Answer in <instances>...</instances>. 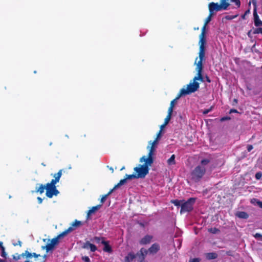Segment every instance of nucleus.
<instances>
[{
  "instance_id": "obj_21",
  "label": "nucleus",
  "mask_w": 262,
  "mask_h": 262,
  "mask_svg": "<svg viewBox=\"0 0 262 262\" xmlns=\"http://www.w3.org/2000/svg\"><path fill=\"white\" fill-rule=\"evenodd\" d=\"M236 216L240 219H247L249 217L248 214L244 211H238L236 213Z\"/></svg>"
},
{
  "instance_id": "obj_45",
  "label": "nucleus",
  "mask_w": 262,
  "mask_h": 262,
  "mask_svg": "<svg viewBox=\"0 0 262 262\" xmlns=\"http://www.w3.org/2000/svg\"><path fill=\"white\" fill-rule=\"evenodd\" d=\"M173 107H171L169 106V107L168 108V110L167 115L171 116L172 112H173Z\"/></svg>"
},
{
  "instance_id": "obj_38",
  "label": "nucleus",
  "mask_w": 262,
  "mask_h": 262,
  "mask_svg": "<svg viewBox=\"0 0 262 262\" xmlns=\"http://www.w3.org/2000/svg\"><path fill=\"white\" fill-rule=\"evenodd\" d=\"M213 106H211L208 109H205L204 110H202V113L203 115H206L210 112H211L213 110Z\"/></svg>"
},
{
  "instance_id": "obj_24",
  "label": "nucleus",
  "mask_w": 262,
  "mask_h": 262,
  "mask_svg": "<svg viewBox=\"0 0 262 262\" xmlns=\"http://www.w3.org/2000/svg\"><path fill=\"white\" fill-rule=\"evenodd\" d=\"M25 252L21 254H19L18 253H16L15 254L13 255V258L15 260H18L20 259L21 257L26 258Z\"/></svg>"
},
{
  "instance_id": "obj_3",
  "label": "nucleus",
  "mask_w": 262,
  "mask_h": 262,
  "mask_svg": "<svg viewBox=\"0 0 262 262\" xmlns=\"http://www.w3.org/2000/svg\"><path fill=\"white\" fill-rule=\"evenodd\" d=\"M196 201V198H190L187 201L184 200H172L171 203L174 206L181 207L180 213L182 214L185 212H189L193 210V206Z\"/></svg>"
},
{
  "instance_id": "obj_11",
  "label": "nucleus",
  "mask_w": 262,
  "mask_h": 262,
  "mask_svg": "<svg viewBox=\"0 0 262 262\" xmlns=\"http://www.w3.org/2000/svg\"><path fill=\"white\" fill-rule=\"evenodd\" d=\"M82 249H90V251L92 252H95L97 250V247L96 245L93 244L91 243L89 241H86L85 243L83 244L81 246Z\"/></svg>"
},
{
  "instance_id": "obj_5",
  "label": "nucleus",
  "mask_w": 262,
  "mask_h": 262,
  "mask_svg": "<svg viewBox=\"0 0 262 262\" xmlns=\"http://www.w3.org/2000/svg\"><path fill=\"white\" fill-rule=\"evenodd\" d=\"M199 57L201 59H205L206 31H201V33L199 35Z\"/></svg>"
},
{
  "instance_id": "obj_25",
  "label": "nucleus",
  "mask_w": 262,
  "mask_h": 262,
  "mask_svg": "<svg viewBox=\"0 0 262 262\" xmlns=\"http://www.w3.org/2000/svg\"><path fill=\"white\" fill-rule=\"evenodd\" d=\"M167 164L169 165H174L176 164L174 155H172L170 158L167 160Z\"/></svg>"
},
{
  "instance_id": "obj_28",
  "label": "nucleus",
  "mask_w": 262,
  "mask_h": 262,
  "mask_svg": "<svg viewBox=\"0 0 262 262\" xmlns=\"http://www.w3.org/2000/svg\"><path fill=\"white\" fill-rule=\"evenodd\" d=\"M113 192V189H111L107 194L102 196L100 200L101 204H103L105 202L107 196L110 195Z\"/></svg>"
},
{
  "instance_id": "obj_10",
  "label": "nucleus",
  "mask_w": 262,
  "mask_h": 262,
  "mask_svg": "<svg viewBox=\"0 0 262 262\" xmlns=\"http://www.w3.org/2000/svg\"><path fill=\"white\" fill-rule=\"evenodd\" d=\"M7 253L5 251L3 243L0 241V262H6Z\"/></svg>"
},
{
  "instance_id": "obj_33",
  "label": "nucleus",
  "mask_w": 262,
  "mask_h": 262,
  "mask_svg": "<svg viewBox=\"0 0 262 262\" xmlns=\"http://www.w3.org/2000/svg\"><path fill=\"white\" fill-rule=\"evenodd\" d=\"M179 93L178 94L177 96L176 97V98L175 99H174L173 100H172L171 102H170V106L171 107H174V105H175V103L177 101V100L178 99H179L181 97H179Z\"/></svg>"
},
{
  "instance_id": "obj_16",
  "label": "nucleus",
  "mask_w": 262,
  "mask_h": 262,
  "mask_svg": "<svg viewBox=\"0 0 262 262\" xmlns=\"http://www.w3.org/2000/svg\"><path fill=\"white\" fill-rule=\"evenodd\" d=\"M82 225V223L81 221L75 220L68 228L71 229V232H72L74 230H75L76 229H77L78 227H80Z\"/></svg>"
},
{
  "instance_id": "obj_48",
  "label": "nucleus",
  "mask_w": 262,
  "mask_h": 262,
  "mask_svg": "<svg viewBox=\"0 0 262 262\" xmlns=\"http://www.w3.org/2000/svg\"><path fill=\"white\" fill-rule=\"evenodd\" d=\"M200 259L199 258H194L191 259L189 260V262H200Z\"/></svg>"
},
{
  "instance_id": "obj_1",
  "label": "nucleus",
  "mask_w": 262,
  "mask_h": 262,
  "mask_svg": "<svg viewBox=\"0 0 262 262\" xmlns=\"http://www.w3.org/2000/svg\"><path fill=\"white\" fill-rule=\"evenodd\" d=\"M228 1V0H221L220 4L214 2H211L209 4L208 9L209 14L205 19V21L202 30L206 31V26L211 21L212 16L215 12L221 10H227L228 7L230 5V3Z\"/></svg>"
},
{
  "instance_id": "obj_19",
  "label": "nucleus",
  "mask_w": 262,
  "mask_h": 262,
  "mask_svg": "<svg viewBox=\"0 0 262 262\" xmlns=\"http://www.w3.org/2000/svg\"><path fill=\"white\" fill-rule=\"evenodd\" d=\"M136 255L133 252H129L127 256L125 257V262H131L136 257Z\"/></svg>"
},
{
  "instance_id": "obj_42",
  "label": "nucleus",
  "mask_w": 262,
  "mask_h": 262,
  "mask_svg": "<svg viewBox=\"0 0 262 262\" xmlns=\"http://www.w3.org/2000/svg\"><path fill=\"white\" fill-rule=\"evenodd\" d=\"M262 177V172L260 171L257 172L255 174V178L257 180H260Z\"/></svg>"
},
{
  "instance_id": "obj_64",
  "label": "nucleus",
  "mask_w": 262,
  "mask_h": 262,
  "mask_svg": "<svg viewBox=\"0 0 262 262\" xmlns=\"http://www.w3.org/2000/svg\"><path fill=\"white\" fill-rule=\"evenodd\" d=\"M253 4H254V5H255V4H256V2H255L254 3H253Z\"/></svg>"
},
{
  "instance_id": "obj_9",
  "label": "nucleus",
  "mask_w": 262,
  "mask_h": 262,
  "mask_svg": "<svg viewBox=\"0 0 262 262\" xmlns=\"http://www.w3.org/2000/svg\"><path fill=\"white\" fill-rule=\"evenodd\" d=\"M140 161L141 162L142 161H144V164H143V165L144 166H146V167H149V166H151V164L154 163V159L153 156L148 155L147 158L145 156H144L140 159Z\"/></svg>"
},
{
  "instance_id": "obj_56",
  "label": "nucleus",
  "mask_w": 262,
  "mask_h": 262,
  "mask_svg": "<svg viewBox=\"0 0 262 262\" xmlns=\"http://www.w3.org/2000/svg\"><path fill=\"white\" fill-rule=\"evenodd\" d=\"M166 125H165V123H164L162 125H161L160 126V130H161V133H162V130L163 129V128L166 126Z\"/></svg>"
},
{
  "instance_id": "obj_53",
  "label": "nucleus",
  "mask_w": 262,
  "mask_h": 262,
  "mask_svg": "<svg viewBox=\"0 0 262 262\" xmlns=\"http://www.w3.org/2000/svg\"><path fill=\"white\" fill-rule=\"evenodd\" d=\"M37 199L38 200V202L39 204H41L42 203V199L40 197H37Z\"/></svg>"
},
{
  "instance_id": "obj_22",
  "label": "nucleus",
  "mask_w": 262,
  "mask_h": 262,
  "mask_svg": "<svg viewBox=\"0 0 262 262\" xmlns=\"http://www.w3.org/2000/svg\"><path fill=\"white\" fill-rule=\"evenodd\" d=\"M217 254L215 252H210L206 254V258L208 259H214L217 257Z\"/></svg>"
},
{
  "instance_id": "obj_13",
  "label": "nucleus",
  "mask_w": 262,
  "mask_h": 262,
  "mask_svg": "<svg viewBox=\"0 0 262 262\" xmlns=\"http://www.w3.org/2000/svg\"><path fill=\"white\" fill-rule=\"evenodd\" d=\"M152 238L153 236L152 235L148 234L146 235L140 240L139 244L141 245L148 244L151 242Z\"/></svg>"
},
{
  "instance_id": "obj_61",
  "label": "nucleus",
  "mask_w": 262,
  "mask_h": 262,
  "mask_svg": "<svg viewBox=\"0 0 262 262\" xmlns=\"http://www.w3.org/2000/svg\"><path fill=\"white\" fill-rule=\"evenodd\" d=\"M21 242L19 241V243H18V245H19L20 246H21Z\"/></svg>"
},
{
  "instance_id": "obj_37",
  "label": "nucleus",
  "mask_w": 262,
  "mask_h": 262,
  "mask_svg": "<svg viewBox=\"0 0 262 262\" xmlns=\"http://www.w3.org/2000/svg\"><path fill=\"white\" fill-rule=\"evenodd\" d=\"M253 33L254 34H262V28L259 27L253 30Z\"/></svg>"
},
{
  "instance_id": "obj_18",
  "label": "nucleus",
  "mask_w": 262,
  "mask_h": 262,
  "mask_svg": "<svg viewBox=\"0 0 262 262\" xmlns=\"http://www.w3.org/2000/svg\"><path fill=\"white\" fill-rule=\"evenodd\" d=\"M148 250L144 249V248H141L139 252L137 253L136 256H139L141 259L145 260L146 255L148 253Z\"/></svg>"
},
{
  "instance_id": "obj_23",
  "label": "nucleus",
  "mask_w": 262,
  "mask_h": 262,
  "mask_svg": "<svg viewBox=\"0 0 262 262\" xmlns=\"http://www.w3.org/2000/svg\"><path fill=\"white\" fill-rule=\"evenodd\" d=\"M70 233H71V229L68 228L67 229L63 231L62 233L58 235L57 236L59 238V239H61L64 237L65 236H66Z\"/></svg>"
},
{
  "instance_id": "obj_39",
  "label": "nucleus",
  "mask_w": 262,
  "mask_h": 262,
  "mask_svg": "<svg viewBox=\"0 0 262 262\" xmlns=\"http://www.w3.org/2000/svg\"><path fill=\"white\" fill-rule=\"evenodd\" d=\"M58 182H59V181H57V180H56L55 179H52L50 183H48L47 184L49 185L50 186H56L55 185Z\"/></svg>"
},
{
  "instance_id": "obj_50",
  "label": "nucleus",
  "mask_w": 262,
  "mask_h": 262,
  "mask_svg": "<svg viewBox=\"0 0 262 262\" xmlns=\"http://www.w3.org/2000/svg\"><path fill=\"white\" fill-rule=\"evenodd\" d=\"M247 150L249 152L253 149V146L252 145H248L247 146Z\"/></svg>"
},
{
  "instance_id": "obj_7",
  "label": "nucleus",
  "mask_w": 262,
  "mask_h": 262,
  "mask_svg": "<svg viewBox=\"0 0 262 262\" xmlns=\"http://www.w3.org/2000/svg\"><path fill=\"white\" fill-rule=\"evenodd\" d=\"M134 170L136 172V176L137 179H143L148 173L149 168L142 164L139 165L138 167H135Z\"/></svg>"
},
{
  "instance_id": "obj_35",
  "label": "nucleus",
  "mask_w": 262,
  "mask_h": 262,
  "mask_svg": "<svg viewBox=\"0 0 262 262\" xmlns=\"http://www.w3.org/2000/svg\"><path fill=\"white\" fill-rule=\"evenodd\" d=\"M59 238L56 236L51 239V243L55 246L59 243Z\"/></svg>"
},
{
  "instance_id": "obj_43",
  "label": "nucleus",
  "mask_w": 262,
  "mask_h": 262,
  "mask_svg": "<svg viewBox=\"0 0 262 262\" xmlns=\"http://www.w3.org/2000/svg\"><path fill=\"white\" fill-rule=\"evenodd\" d=\"M171 118V116L167 115L166 117L164 119V123H165V125H167L169 123Z\"/></svg>"
},
{
  "instance_id": "obj_41",
  "label": "nucleus",
  "mask_w": 262,
  "mask_h": 262,
  "mask_svg": "<svg viewBox=\"0 0 262 262\" xmlns=\"http://www.w3.org/2000/svg\"><path fill=\"white\" fill-rule=\"evenodd\" d=\"M253 236L256 239L262 241V235L261 234L256 233Z\"/></svg>"
},
{
  "instance_id": "obj_6",
  "label": "nucleus",
  "mask_w": 262,
  "mask_h": 262,
  "mask_svg": "<svg viewBox=\"0 0 262 262\" xmlns=\"http://www.w3.org/2000/svg\"><path fill=\"white\" fill-rule=\"evenodd\" d=\"M205 60V59L199 58V60L196 63L195 70L197 72V74L193 78V80H194V81H196L197 80H199L201 82L204 81V78L202 75V72H203V62Z\"/></svg>"
},
{
  "instance_id": "obj_58",
  "label": "nucleus",
  "mask_w": 262,
  "mask_h": 262,
  "mask_svg": "<svg viewBox=\"0 0 262 262\" xmlns=\"http://www.w3.org/2000/svg\"><path fill=\"white\" fill-rule=\"evenodd\" d=\"M249 10H248L246 11L245 12V14H247L248 13H249Z\"/></svg>"
},
{
  "instance_id": "obj_52",
  "label": "nucleus",
  "mask_w": 262,
  "mask_h": 262,
  "mask_svg": "<svg viewBox=\"0 0 262 262\" xmlns=\"http://www.w3.org/2000/svg\"><path fill=\"white\" fill-rule=\"evenodd\" d=\"M205 79H206V81L207 82H208V83H210L211 82V80H210V79L209 78V77L207 75H206Z\"/></svg>"
},
{
  "instance_id": "obj_60",
  "label": "nucleus",
  "mask_w": 262,
  "mask_h": 262,
  "mask_svg": "<svg viewBox=\"0 0 262 262\" xmlns=\"http://www.w3.org/2000/svg\"><path fill=\"white\" fill-rule=\"evenodd\" d=\"M245 15H246V14H244L243 15H242V18H244Z\"/></svg>"
},
{
  "instance_id": "obj_26",
  "label": "nucleus",
  "mask_w": 262,
  "mask_h": 262,
  "mask_svg": "<svg viewBox=\"0 0 262 262\" xmlns=\"http://www.w3.org/2000/svg\"><path fill=\"white\" fill-rule=\"evenodd\" d=\"M126 182V179L124 178L123 179H122L112 189H113V191L116 189L117 188H118L119 186L123 185L124 183H125Z\"/></svg>"
},
{
  "instance_id": "obj_32",
  "label": "nucleus",
  "mask_w": 262,
  "mask_h": 262,
  "mask_svg": "<svg viewBox=\"0 0 262 262\" xmlns=\"http://www.w3.org/2000/svg\"><path fill=\"white\" fill-rule=\"evenodd\" d=\"M102 240H104V237H97V236H95L93 239H91L92 241L95 242L97 243H101V242Z\"/></svg>"
},
{
  "instance_id": "obj_34",
  "label": "nucleus",
  "mask_w": 262,
  "mask_h": 262,
  "mask_svg": "<svg viewBox=\"0 0 262 262\" xmlns=\"http://www.w3.org/2000/svg\"><path fill=\"white\" fill-rule=\"evenodd\" d=\"M161 136V130H159V133H158V134L157 135L156 138L152 142V143H153L154 144H156V145L158 143V140L160 139Z\"/></svg>"
},
{
  "instance_id": "obj_47",
  "label": "nucleus",
  "mask_w": 262,
  "mask_h": 262,
  "mask_svg": "<svg viewBox=\"0 0 262 262\" xmlns=\"http://www.w3.org/2000/svg\"><path fill=\"white\" fill-rule=\"evenodd\" d=\"M209 231L212 233H216L217 231H219V230L216 228H211L210 230H209Z\"/></svg>"
},
{
  "instance_id": "obj_57",
  "label": "nucleus",
  "mask_w": 262,
  "mask_h": 262,
  "mask_svg": "<svg viewBox=\"0 0 262 262\" xmlns=\"http://www.w3.org/2000/svg\"><path fill=\"white\" fill-rule=\"evenodd\" d=\"M140 262H147V261H145V260L141 259Z\"/></svg>"
},
{
  "instance_id": "obj_17",
  "label": "nucleus",
  "mask_w": 262,
  "mask_h": 262,
  "mask_svg": "<svg viewBox=\"0 0 262 262\" xmlns=\"http://www.w3.org/2000/svg\"><path fill=\"white\" fill-rule=\"evenodd\" d=\"M101 243L104 246V248L103 249L104 251L110 253L112 252V247L109 245L108 241H105L104 240H102L101 242Z\"/></svg>"
},
{
  "instance_id": "obj_14",
  "label": "nucleus",
  "mask_w": 262,
  "mask_h": 262,
  "mask_svg": "<svg viewBox=\"0 0 262 262\" xmlns=\"http://www.w3.org/2000/svg\"><path fill=\"white\" fill-rule=\"evenodd\" d=\"M253 17L254 25L257 27L262 26V21L259 19V16L257 13L256 8L254 9Z\"/></svg>"
},
{
  "instance_id": "obj_20",
  "label": "nucleus",
  "mask_w": 262,
  "mask_h": 262,
  "mask_svg": "<svg viewBox=\"0 0 262 262\" xmlns=\"http://www.w3.org/2000/svg\"><path fill=\"white\" fill-rule=\"evenodd\" d=\"M102 204L98 205L95 206H93L91 208V209H90L87 213V216L88 218L93 213H95L97 210H98L100 207L101 206Z\"/></svg>"
},
{
  "instance_id": "obj_29",
  "label": "nucleus",
  "mask_w": 262,
  "mask_h": 262,
  "mask_svg": "<svg viewBox=\"0 0 262 262\" xmlns=\"http://www.w3.org/2000/svg\"><path fill=\"white\" fill-rule=\"evenodd\" d=\"M155 150H156V144H154L153 143H151V145L150 147V149L149 150L148 155L153 156Z\"/></svg>"
},
{
  "instance_id": "obj_2",
  "label": "nucleus",
  "mask_w": 262,
  "mask_h": 262,
  "mask_svg": "<svg viewBox=\"0 0 262 262\" xmlns=\"http://www.w3.org/2000/svg\"><path fill=\"white\" fill-rule=\"evenodd\" d=\"M210 162V160L204 159L201 160V165L196 166L191 172V179L195 182H199L202 179L206 173L205 166Z\"/></svg>"
},
{
  "instance_id": "obj_44",
  "label": "nucleus",
  "mask_w": 262,
  "mask_h": 262,
  "mask_svg": "<svg viewBox=\"0 0 262 262\" xmlns=\"http://www.w3.org/2000/svg\"><path fill=\"white\" fill-rule=\"evenodd\" d=\"M231 119V118L229 116H225V117H222L221 119H220V121L221 122H223V121H226V120H229Z\"/></svg>"
},
{
  "instance_id": "obj_30",
  "label": "nucleus",
  "mask_w": 262,
  "mask_h": 262,
  "mask_svg": "<svg viewBox=\"0 0 262 262\" xmlns=\"http://www.w3.org/2000/svg\"><path fill=\"white\" fill-rule=\"evenodd\" d=\"M45 189L46 185H44L43 184H40L39 188L36 189V192L42 194L44 192V190Z\"/></svg>"
},
{
  "instance_id": "obj_63",
  "label": "nucleus",
  "mask_w": 262,
  "mask_h": 262,
  "mask_svg": "<svg viewBox=\"0 0 262 262\" xmlns=\"http://www.w3.org/2000/svg\"><path fill=\"white\" fill-rule=\"evenodd\" d=\"M42 165H43V166H46V165L44 164L43 163H42Z\"/></svg>"
},
{
  "instance_id": "obj_49",
  "label": "nucleus",
  "mask_w": 262,
  "mask_h": 262,
  "mask_svg": "<svg viewBox=\"0 0 262 262\" xmlns=\"http://www.w3.org/2000/svg\"><path fill=\"white\" fill-rule=\"evenodd\" d=\"M236 16H237V15H235V16L227 15V16H226L225 18L227 19H232L235 18V17H236Z\"/></svg>"
},
{
  "instance_id": "obj_12",
  "label": "nucleus",
  "mask_w": 262,
  "mask_h": 262,
  "mask_svg": "<svg viewBox=\"0 0 262 262\" xmlns=\"http://www.w3.org/2000/svg\"><path fill=\"white\" fill-rule=\"evenodd\" d=\"M26 258V260L25 262H32L30 260V259L34 257L35 258H37L38 257L40 256L39 254H37L36 253H30L28 250L25 251Z\"/></svg>"
},
{
  "instance_id": "obj_15",
  "label": "nucleus",
  "mask_w": 262,
  "mask_h": 262,
  "mask_svg": "<svg viewBox=\"0 0 262 262\" xmlns=\"http://www.w3.org/2000/svg\"><path fill=\"white\" fill-rule=\"evenodd\" d=\"M160 245L157 243H154L147 250L150 254H154L157 253L160 250Z\"/></svg>"
},
{
  "instance_id": "obj_40",
  "label": "nucleus",
  "mask_w": 262,
  "mask_h": 262,
  "mask_svg": "<svg viewBox=\"0 0 262 262\" xmlns=\"http://www.w3.org/2000/svg\"><path fill=\"white\" fill-rule=\"evenodd\" d=\"M230 1L232 3H234L235 5L236 6L237 8H239L241 6V1L240 0H230Z\"/></svg>"
},
{
  "instance_id": "obj_31",
  "label": "nucleus",
  "mask_w": 262,
  "mask_h": 262,
  "mask_svg": "<svg viewBox=\"0 0 262 262\" xmlns=\"http://www.w3.org/2000/svg\"><path fill=\"white\" fill-rule=\"evenodd\" d=\"M62 170L60 169L58 171V172L57 173H55L53 176V177H54V179H55L56 180H57V181H59L60 178H61V175H62Z\"/></svg>"
},
{
  "instance_id": "obj_55",
  "label": "nucleus",
  "mask_w": 262,
  "mask_h": 262,
  "mask_svg": "<svg viewBox=\"0 0 262 262\" xmlns=\"http://www.w3.org/2000/svg\"><path fill=\"white\" fill-rule=\"evenodd\" d=\"M238 102V100L237 99H234L233 101V105H236Z\"/></svg>"
},
{
  "instance_id": "obj_8",
  "label": "nucleus",
  "mask_w": 262,
  "mask_h": 262,
  "mask_svg": "<svg viewBox=\"0 0 262 262\" xmlns=\"http://www.w3.org/2000/svg\"><path fill=\"white\" fill-rule=\"evenodd\" d=\"M46 195L49 198H52L54 195L57 196L59 191L56 188V186H52L49 185H46Z\"/></svg>"
},
{
  "instance_id": "obj_46",
  "label": "nucleus",
  "mask_w": 262,
  "mask_h": 262,
  "mask_svg": "<svg viewBox=\"0 0 262 262\" xmlns=\"http://www.w3.org/2000/svg\"><path fill=\"white\" fill-rule=\"evenodd\" d=\"M82 259L84 262H91L90 258L87 256H82Z\"/></svg>"
},
{
  "instance_id": "obj_4",
  "label": "nucleus",
  "mask_w": 262,
  "mask_h": 262,
  "mask_svg": "<svg viewBox=\"0 0 262 262\" xmlns=\"http://www.w3.org/2000/svg\"><path fill=\"white\" fill-rule=\"evenodd\" d=\"M200 87V83L193 80V82H190L186 89L182 88L179 92V96H185L196 92Z\"/></svg>"
},
{
  "instance_id": "obj_54",
  "label": "nucleus",
  "mask_w": 262,
  "mask_h": 262,
  "mask_svg": "<svg viewBox=\"0 0 262 262\" xmlns=\"http://www.w3.org/2000/svg\"><path fill=\"white\" fill-rule=\"evenodd\" d=\"M257 203L258 205V206L262 208V202L260 201H257Z\"/></svg>"
},
{
  "instance_id": "obj_59",
  "label": "nucleus",
  "mask_w": 262,
  "mask_h": 262,
  "mask_svg": "<svg viewBox=\"0 0 262 262\" xmlns=\"http://www.w3.org/2000/svg\"><path fill=\"white\" fill-rule=\"evenodd\" d=\"M110 170H112V172H114V169L112 167H111L110 168Z\"/></svg>"
},
{
  "instance_id": "obj_27",
  "label": "nucleus",
  "mask_w": 262,
  "mask_h": 262,
  "mask_svg": "<svg viewBox=\"0 0 262 262\" xmlns=\"http://www.w3.org/2000/svg\"><path fill=\"white\" fill-rule=\"evenodd\" d=\"M54 248V246L51 243L48 244L46 246L42 247L43 249H45L47 252L50 250H53Z\"/></svg>"
},
{
  "instance_id": "obj_62",
  "label": "nucleus",
  "mask_w": 262,
  "mask_h": 262,
  "mask_svg": "<svg viewBox=\"0 0 262 262\" xmlns=\"http://www.w3.org/2000/svg\"><path fill=\"white\" fill-rule=\"evenodd\" d=\"M124 168H125V167H124V166H123V167H122V168H121V170H122L124 169Z\"/></svg>"
},
{
  "instance_id": "obj_51",
  "label": "nucleus",
  "mask_w": 262,
  "mask_h": 262,
  "mask_svg": "<svg viewBox=\"0 0 262 262\" xmlns=\"http://www.w3.org/2000/svg\"><path fill=\"white\" fill-rule=\"evenodd\" d=\"M229 113H230V114L233 113H238V111L236 110H235V109L232 108V109H231L230 110Z\"/></svg>"
},
{
  "instance_id": "obj_36",
  "label": "nucleus",
  "mask_w": 262,
  "mask_h": 262,
  "mask_svg": "<svg viewBox=\"0 0 262 262\" xmlns=\"http://www.w3.org/2000/svg\"><path fill=\"white\" fill-rule=\"evenodd\" d=\"M125 179L127 180H130L132 179H137L136 174H126Z\"/></svg>"
}]
</instances>
